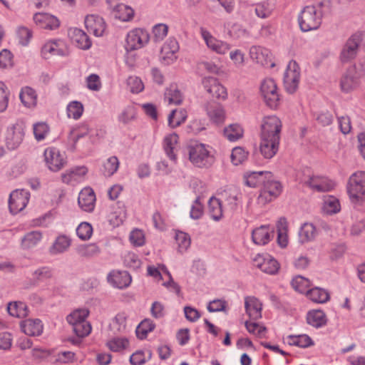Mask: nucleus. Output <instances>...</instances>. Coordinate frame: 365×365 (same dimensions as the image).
<instances>
[{"instance_id":"obj_1","label":"nucleus","mask_w":365,"mask_h":365,"mask_svg":"<svg viewBox=\"0 0 365 365\" xmlns=\"http://www.w3.org/2000/svg\"><path fill=\"white\" fill-rule=\"evenodd\" d=\"M322 5L320 3L315 6H305L298 16V23L303 32L317 29L322 19Z\"/></svg>"},{"instance_id":"obj_2","label":"nucleus","mask_w":365,"mask_h":365,"mask_svg":"<svg viewBox=\"0 0 365 365\" xmlns=\"http://www.w3.org/2000/svg\"><path fill=\"white\" fill-rule=\"evenodd\" d=\"M189 160L197 168H208L214 163V156L210 147L203 143H195L188 147Z\"/></svg>"},{"instance_id":"obj_3","label":"nucleus","mask_w":365,"mask_h":365,"mask_svg":"<svg viewBox=\"0 0 365 365\" xmlns=\"http://www.w3.org/2000/svg\"><path fill=\"white\" fill-rule=\"evenodd\" d=\"M347 192L351 201L358 203L365 200V172L353 173L347 183Z\"/></svg>"},{"instance_id":"obj_4","label":"nucleus","mask_w":365,"mask_h":365,"mask_svg":"<svg viewBox=\"0 0 365 365\" xmlns=\"http://www.w3.org/2000/svg\"><path fill=\"white\" fill-rule=\"evenodd\" d=\"M260 92L268 107L272 109L278 107L280 97L277 84L272 78H267L262 81Z\"/></svg>"},{"instance_id":"obj_5","label":"nucleus","mask_w":365,"mask_h":365,"mask_svg":"<svg viewBox=\"0 0 365 365\" xmlns=\"http://www.w3.org/2000/svg\"><path fill=\"white\" fill-rule=\"evenodd\" d=\"M262 187L257 197V202L261 205L272 201L276 198L282 192V185L279 182L272 180V175L270 178H264Z\"/></svg>"},{"instance_id":"obj_6","label":"nucleus","mask_w":365,"mask_h":365,"mask_svg":"<svg viewBox=\"0 0 365 365\" xmlns=\"http://www.w3.org/2000/svg\"><path fill=\"white\" fill-rule=\"evenodd\" d=\"M220 198L225 209L232 212L237 211L242 207V193L237 187H227L220 193Z\"/></svg>"},{"instance_id":"obj_7","label":"nucleus","mask_w":365,"mask_h":365,"mask_svg":"<svg viewBox=\"0 0 365 365\" xmlns=\"http://www.w3.org/2000/svg\"><path fill=\"white\" fill-rule=\"evenodd\" d=\"M300 81V68L295 61H290L284 73L283 82L287 92L294 93L298 88Z\"/></svg>"},{"instance_id":"obj_8","label":"nucleus","mask_w":365,"mask_h":365,"mask_svg":"<svg viewBox=\"0 0 365 365\" xmlns=\"http://www.w3.org/2000/svg\"><path fill=\"white\" fill-rule=\"evenodd\" d=\"M45 163L48 168L53 172L61 170L66 163V154L55 147H48L43 152Z\"/></svg>"},{"instance_id":"obj_9","label":"nucleus","mask_w":365,"mask_h":365,"mask_svg":"<svg viewBox=\"0 0 365 365\" xmlns=\"http://www.w3.org/2000/svg\"><path fill=\"white\" fill-rule=\"evenodd\" d=\"M200 32L207 47L212 51L217 54L224 55L230 51L232 48L231 44L226 41L217 39L205 28L201 27Z\"/></svg>"},{"instance_id":"obj_10","label":"nucleus","mask_w":365,"mask_h":365,"mask_svg":"<svg viewBox=\"0 0 365 365\" xmlns=\"http://www.w3.org/2000/svg\"><path fill=\"white\" fill-rule=\"evenodd\" d=\"M69 51L66 41L61 38L50 39L41 48V55L44 58L51 56H66Z\"/></svg>"},{"instance_id":"obj_11","label":"nucleus","mask_w":365,"mask_h":365,"mask_svg":"<svg viewBox=\"0 0 365 365\" xmlns=\"http://www.w3.org/2000/svg\"><path fill=\"white\" fill-rule=\"evenodd\" d=\"M148 41V32L141 29H135L128 33L125 48L128 52L137 50L142 48Z\"/></svg>"},{"instance_id":"obj_12","label":"nucleus","mask_w":365,"mask_h":365,"mask_svg":"<svg viewBox=\"0 0 365 365\" xmlns=\"http://www.w3.org/2000/svg\"><path fill=\"white\" fill-rule=\"evenodd\" d=\"M281 120L276 115L264 117L261 125V136L280 138L282 130Z\"/></svg>"},{"instance_id":"obj_13","label":"nucleus","mask_w":365,"mask_h":365,"mask_svg":"<svg viewBox=\"0 0 365 365\" xmlns=\"http://www.w3.org/2000/svg\"><path fill=\"white\" fill-rule=\"evenodd\" d=\"M30 197L29 192L26 190L13 191L9 199V208L13 215L22 211L27 205Z\"/></svg>"},{"instance_id":"obj_14","label":"nucleus","mask_w":365,"mask_h":365,"mask_svg":"<svg viewBox=\"0 0 365 365\" xmlns=\"http://www.w3.org/2000/svg\"><path fill=\"white\" fill-rule=\"evenodd\" d=\"M25 135L24 129L21 125L15 124L9 126L5 135V143L9 150H13L19 147Z\"/></svg>"},{"instance_id":"obj_15","label":"nucleus","mask_w":365,"mask_h":365,"mask_svg":"<svg viewBox=\"0 0 365 365\" xmlns=\"http://www.w3.org/2000/svg\"><path fill=\"white\" fill-rule=\"evenodd\" d=\"M202 85L207 93L212 97L222 100L227 98V92L226 88L216 78L211 76L204 77L202 79Z\"/></svg>"},{"instance_id":"obj_16","label":"nucleus","mask_w":365,"mask_h":365,"mask_svg":"<svg viewBox=\"0 0 365 365\" xmlns=\"http://www.w3.org/2000/svg\"><path fill=\"white\" fill-rule=\"evenodd\" d=\"M250 56L252 61L263 66L273 68L275 64L272 61V56L270 51L259 46H252L250 48Z\"/></svg>"},{"instance_id":"obj_17","label":"nucleus","mask_w":365,"mask_h":365,"mask_svg":"<svg viewBox=\"0 0 365 365\" xmlns=\"http://www.w3.org/2000/svg\"><path fill=\"white\" fill-rule=\"evenodd\" d=\"M254 263L262 272L269 274H274L279 268L277 261L268 254L257 255L254 258Z\"/></svg>"},{"instance_id":"obj_18","label":"nucleus","mask_w":365,"mask_h":365,"mask_svg":"<svg viewBox=\"0 0 365 365\" xmlns=\"http://www.w3.org/2000/svg\"><path fill=\"white\" fill-rule=\"evenodd\" d=\"M360 43L361 38L359 36H351L346 41L341 51L340 60L343 63L349 62L353 60L357 55Z\"/></svg>"},{"instance_id":"obj_19","label":"nucleus","mask_w":365,"mask_h":365,"mask_svg":"<svg viewBox=\"0 0 365 365\" xmlns=\"http://www.w3.org/2000/svg\"><path fill=\"white\" fill-rule=\"evenodd\" d=\"M280 138L260 135L259 151L265 159L272 158L279 150Z\"/></svg>"},{"instance_id":"obj_20","label":"nucleus","mask_w":365,"mask_h":365,"mask_svg":"<svg viewBox=\"0 0 365 365\" xmlns=\"http://www.w3.org/2000/svg\"><path fill=\"white\" fill-rule=\"evenodd\" d=\"M108 283L115 288H127L132 282L130 274L126 271L112 270L107 275Z\"/></svg>"},{"instance_id":"obj_21","label":"nucleus","mask_w":365,"mask_h":365,"mask_svg":"<svg viewBox=\"0 0 365 365\" xmlns=\"http://www.w3.org/2000/svg\"><path fill=\"white\" fill-rule=\"evenodd\" d=\"M34 21L40 29L55 30L60 26L58 19L50 14L39 12L34 15Z\"/></svg>"},{"instance_id":"obj_22","label":"nucleus","mask_w":365,"mask_h":365,"mask_svg":"<svg viewBox=\"0 0 365 365\" xmlns=\"http://www.w3.org/2000/svg\"><path fill=\"white\" fill-rule=\"evenodd\" d=\"M87 30L94 36H102L106 31V23L102 17L96 14L88 15L85 19Z\"/></svg>"},{"instance_id":"obj_23","label":"nucleus","mask_w":365,"mask_h":365,"mask_svg":"<svg viewBox=\"0 0 365 365\" xmlns=\"http://www.w3.org/2000/svg\"><path fill=\"white\" fill-rule=\"evenodd\" d=\"M96 195L93 190L89 187L83 188L78 195V203L85 212H91L96 205Z\"/></svg>"},{"instance_id":"obj_24","label":"nucleus","mask_w":365,"mask_h":365,"mask_svg":"<svg viewBox=\"0 0 365 365\" xmlns=\"http://www.w3.org/2000/svg\"><path fill=\"white\" fill-rule=\"evenodd\" d=\"M274 237V229L269 225H262L252 230V238L255 244L264 245Z\"/></svg>"},{"instance_id":"obj_25","label":"nucleus","mask_w":365,"mask_h":365,"mask_svg":"<svg viewBox=\"0 0 365 365\" xmlns=\"http://www.w3.org/2000/svg\"><path fill=\"white\" fill-rule=\"evenodd\" d=\"M359 83V76L356 68L350 67L341 76L340 87L342 91L348 93L357 87Z\"/></svg>"},{"instance_id":"obj_26","label":"nucleus","mask_w":365,"mask_h":365,"mask_svg":"<svg viewBox=\"0 0 365 365\" xmlns=\"http://www.w3.org/2000/svg\"><path fill=\"white\" fill-rule=\"evenodd\" d=\"M210 120L215 124H221L225 120V111L222 105L217 103H208L205 106Z\"/></svg>"},{"instance_id":"obj_27","label":"nucleus","mask_w":365,"mask_h":365,"mask_svg":"<svg viewBox=\"0 0 365 365\" xmlns=\"http://www.w3.org/2000/svg\"><path fill=\"white\" fill-rule=\"evenodd\" d=\"M68 35L76 46L83 50H87L91 48L92 43L87 35L83 30L77 28L71 29Z\"/></svg>"},{"instance_id":"obj_28","label":"nucleus","mask_w":365,"mask_h":365,"mask_svg":"<svg viewBox=\"0 0 365 365\" xmlns=\"http://www.w3.org/2000/svg\"><path fill=\"white\" fill-rule=\"evenodd\" d=\"M21 331L28 336H40L43 333V325L38 319H26L21 322Z\"/></svg>"},{"instance_id":"obj_29","label":"nucleus","mask_w":365,"mask_h":365,"mask_svg":"<svg viewBox=\"0 0 365 365\" xmlns=\"http://www.w3.org/2000/svg\"><path fill=\"white\" fill-rule=\"evenodd\" d=\"M307 183L310 187L318 192H329L335 186V183L332 180L322 176L310 177Z\"/></svg>"},{"instance_id":"obj_30","label":"nucleus","mask_w":365,"mask_h":365,"mask_svg":"<svg viewBox=\"0 0 365 365\" xmlns=\"http://www.w3.org/2000/svg\"><path fill=\"white\" fill-rule=\"evenodd\" d=\"M245 307L246 313L251 319L256 320L262 317V304L256 297H245Z\"/></svg>"},{"instance_id":"obj_31","label":"nucleus","mask_w":365,"mask_h":365,"mask_svg":"<svg viewBox=\"0 0 365 365\" xmlns=\"http://www.w3.org/2000/svg\"><path fill=\"white\" fill-rule=\"evenodd\" d=\"M87 172L88 170L84 166L76 167L71 170H66L62 174V181L66 184H74L79 182L87 173Z\"/></svg>"},{"instance_id":"obj_32","label":"nucleus","mask_w":365,"mask_h":365,"mask_svg":"<svg viewBox=\"0 0 365 365\" xmlns=\"http://www.w3.org/2000/svg\"><path fill=\"white\" fill-rule=\"evenodd\" d=\"M41 231L34 230L27 232L21 240V247L24 250H30L36 247L42 240Z\"/></svg>"},{"instance_id":"obj_33","label":"nucleus","mask_w":365,"mask_h":365,"mask_svg":"<svg viewBox=\"0 0 365 365\" xmlns=\"http://www.w3.org/2000/svg\"><path fill=\"white\" fill-rule=\"evenodd\" d=\"M71 245V240L65 235H61L56 237L49 248V252L52 255L62 254L66 252Z\"/></svg>"},{"instance_id":"obj_34","label":"nucleus","mask_w":365,"mask_h":365,"mask_svg":"<svg viewBox=\"0 0 365 365\" xmlns=\"http://www.w3.org/2000/svg\"><path fill=\"white\" fill-rule=\"evenodd\" d=\"M178 141V135L176 133H171L166 135L163 140V149L169 159L175 163L177 158L175 150Z\"/></svg>"},{"instance_id":"obj_35","label":"nucleus","mask_w":365,"mask_h":365,"mask_svg":"<svg viewBox=\"0 0 365 365\" xmlns=\"http://www.w3.org/2000/svg\"><path fill=\"white\" fill-rule=\"evenodd\" d=\"M111 8H113V16L122 21H128L133 17V9L127 5L118 4Z\"/></svg>"},{"instance_id":"obj_36","label":"nucleus","mask_w":365,"mask_h":365,"mask_svg":"<svg viewBox=\"0 0 365 365\" xmlns=\"http://www.w3.org/2000/svg\"><path fill=\"white\" fill-rule=\"evenodd\" d=\"M127 316L121 312L116 314L110 324V330L114 334H125L128 331L126 322Z\"/></svg>"},{"instance_id":"obj_37","label":"nucleus","mask_w":365,"mask_h":365,"mask_svg":"<svg viewBox=\"0 0 365 365\" xmlns=\"http://www.w3.org/2000/svg\"><path fill=\"white\" fill-rule=\"evenodd\" d=\"M127 217V212L123 203H118V208L112 212L108 216V222L113 227H118L123 224Z\"/></svg>"},{"instance_id":"obj_38","label":"nucleus","mask_w":365,"mask_h":365,"mask_svg":"<svg viewBox=\"0 0 365 365\" xmlns=\"http://www.w3.org/2000/svg\"><path fill=\"white\" fill-rule=\"evenodd\" d=\"M271 173L269 171L252 172L245 175V184L250 187H255L262 185L264 178H270Z\"/></svg>"},{"instance_id":"obj_39","label":"nucleus","mask_w":365,"mask_h":365,"mask_svg":"<svg viewBox=\"0 0 365 365\" xmlns=\"http://www.w3.org/2000/svg\"><path fill=\"white\" fill-rule=\"evenodd\" d=\"M307 322L309 325L319 328L326 324V315L324 312L320 309L311 310L307 313Z\"/></svg>"},{"instance_id":"obj_40","label":"nucleus","mask_w":365,"mask_h":365,"mask_svg":"<svg viewBox=\"0 0 365 365\" xmlns=\"http://www.w3.org/2000/svg\"><path fill=\"white\" fill-rule=\"evenodd\" d=\"M210 217L215 221H220L223 216L222 202L220 198L212 197L208 202Z\"/></svg>"},{"instance_id":"obj_41","label":"nucleus","mask_w":365,"mask_h":365,"mask_svg":"<svg viewBox=\"0 0 365 365\" xmlns=\"http://www.w3.org/2000/svg\"><path fill=\"white\" fill-rule=\"evenodd\" d=\"M307 296L312 302L319 304L326 303L330 298L329 294L326 289L318 287L309 289Z\"/></svg>"},{"instance_id":"obj_42","label":"nucleus","mask_w":365,"mask_h":365,"mask_svg":"<svg viewBox=\"0 0 365 365\" xmlns=\"http://www.w3.org/2000/svg\"><path fill=\"white\" fill-rule=\"evenodd\" d=\"M21 103L27 108H32L36 105L37 95L31 87H24L21 89L20 95Z\"/></svg>"},{"instance_id":"obj_43","label":"nucleus","mask_w":365,"mask_h":365,"mask_svg":"<svg viewBox=\"0 0 365 365\" xmlns=\"http://www.w3.org/2000/svg\"><path fill=\"white\" fill-rule=\"evenodd\" d=\"M286 340L289 345L300 348H307L314 344L312 339L307 334L289 335Z\"/></svg>"},{"instance_id":"obj_44","label":"nucleus","mask_w":365,"mask_h":365,"mask_svg":"<svg viewBox=\"0 0 365 365\" xmlns=\"http://www.w3.org/2000/svg\"><path fill=\"white\" fill-rule=\"evenodd\" d=\"M224 135L230 142H235L242 138L244 130L238 123H232L224 128Z\"/></svg>"},{"instance_id":"obj_45","label":"nucleus","mask_w":365,"mask_h":365,"mask_svg":"<svg viewBox=\"0 0 365 365\" xmlns=\"http://www.w3.org/2000/svg\"><path fill=\"white\" fill-rule=\"evenodd\" d=\"M317 234V229L312 223H304L299 232V241L302 243L312 241L315 238Z\"/></svg>"},{"instance_id":"obj_46","label":"nucleus","mask_w":365,"mask_h":365,"mask_svg":"<svg viewBox=\"0 0 365 365\" xmlns=\"http://www.w3.org/2000/svg\"><path fill=\"white\" fill-rule=\"evenodd\" d=\"M7 310L11 316L18 318L25 317L29 313L26 304L22 302H9Z\"/></svg>"},{"instance_id":"obj_47","label":"nucleus","mask_w":365,"mask_h":365,"mask_svg":"<svg viewBox=\"0 0 365 365\" xmlns=\"http://www.w3.org/2000/svg\"><path fill=\"white\" fill-rule=\"evenodd\" d=\"M165 100L169 104L180 105L182 102L183 96L175 85H172L165 91Z\"/></svg>"},{"instance_id":"obj_48","label":"nucleus","mask_w":365,"mask_h":365,"mask_svg":"<svg viewBox=\"0 0 365 365\" xmlns=\"http://www.w3.org/2000/svg\"><path fill=\"white\" fill-rule=\"evenodd\" d=\"M175 239L178 245V250L180 253L186 252L191 245L190 236L182 231H176Z\"/></svg>"},{"instance_id":"obj_49","label":"nucleus","mask_w":365,"mask_h":365,"mask_svg":"<svg viewBox=\"0 0 365 365\" xmlns=\"http://www.w3.org/2000/svg\"><path fill=\"white\" fill-rule=\"evenodd\" d=\"M187 119V112L184 109L173 110L168 115V124L172 128H176Z\"/></svg>"},{"instance_id":"obj_50","label":"nucleus","mask_w":365,"mask_h":365,"mask_svg":"<svg viewBox=\"0 0 365 365\" xmlns=\"http://www.w3.org/2000/svg\"><path fill=\"white\" fill-rule=\"evenodd\" d=\"M88 314L89 311L87 309H78L68 315L66 319L71 326L78 323L81 324L82 322H87Z\"/></svg>"},{"instance_id":"obj_51","label":"nucleus","mask_w":365,"mask_h":365,"mask_svg":"<svg viewBox=\"0 0 365 365\" xmlns=\"http://www.w3.org/2000/svg\"><path fill=\"white\" fill-rule=\"evenodd\" d=\"M323 210L327 214H335L340 211L341 205L339 200L334 196H328L324 200Z\"/></svg>"},{"instance_id":"obj_52","label":"nucleus","mask_w":365,"mask_h":365,"mask_svg":"<svg viewBox=\"0 0 365 365\" xmlns=\"http://www.w3.org/2000/svg\"><path fill=\"white\" fill-rule=\"evenodd\" d=\"M119 160L115 156L108 158L103 165L102 173L106 177L112 176L118 170Z\"/></svg>"},{"instance_id":"obj_53","label":"nucleus","mask_w":365,"mask_h":365,"mask_svg":"<svg viewBox=\"0 0 365 365\" xmlns=\"http://www.w3.org/2000/svg\"><path fill=\"white\" fill-rule=\"evenodd\" d=\"M155 327V324L151 319H144L136 328L135 333L138 338L140 339H145L147 336V334L152 331Z\"/></svg>"},{"instance_id":"obj_54","label":"nucleus","mask_w":365,"mask_h":365,"mask_svg":"<svg viewBox=\"0 0 365 365\" xmlns=\"http://www.w3.org/2000/svg\"><path fill=\"white\" fill-rule=\"evenodd\" d=\"M83 112V104L77 101L70 102L66 107L67 115L69 118L78 120Z\"/></svg>"},{"instance_id":"obj_55","label":"nucleus","mask_w":365,"mask_h":365,"mask_svg":"<svg viewBox=\"0 0 365 365\" xmlns=\"http://www.w3.org/2000/svg\"><path fill=\"white\" fill-rule=\"evenodd\" d=\"M129 345L128 339L125 337H114L107 342L108 349L115 352H120L127 349Z\"/></svg>"},{"instance_id":"obj_56","label":"nucleus","mask_w":365,"mask_h":365,"mask_svg":"<svg viewBox=\"0 0 365 365\" xmlns=\"http://www.w3.org/2000/svg\"><path fill=\"white\" fill-rule=\"evenodd\" d=\"M274 9V6L269 1H263L255 6V14L261 19L268 18Z\"/></svg>"},{"instance_id":"obj_57","label":"nucleus","mask_w":365,"mask_h":365,"mask_svg":"<svg viewBox=\"0 0 365 365\" xmlns=\"http://www.w3.org/2000/svg\"><path fill=\"white\" fill-rule=\"evenodd\" d=\"M292 287L298 292L306 294L309 289L310 282L302 276H297L292 281Z\"/></svg>"},{"instance_id":"obj_58","label":"nucleus","mask_w":365,"mask_h":365,"mask_svg":"<svg viewBox=\"0 0 365 365\" xmlns=\"http://www.w3.org/2000/svg\"><path fill=\"white\" fill-rule=\"evenodd\" d=\"M285 219H280L277 224V243L284 248L288 245V236L285 227Z\"/></svg>"},{"instance_id":"obj_59","label":"nucleus","mask_w":365,"mask_h":365,"mask_svg":"<svg viewBox=\"0 0 365 365\" xmlns=\"http://www.w3.org/2000/svg\"><path fill=\"white\" fill-rule=\"evenodd\" d=\"M136 108L133 105L127 106L119 114L118 119L119 122L127 124L136 117Z\"/></svg>"},{"instance_id":"obj_60","label":"nucleus","mask_w":365,"mask_h":365,"mask_svg":"<svg viewBox=\"0 0 365 365\" xmlns=\"http://www.w3.org/2000/svg\"><path fill=\"white\" fill-rule=\"evenodd\" d=\"M245 325L249 333L259 338L264 336L267 329L262 324L247 321Z\"/></svg>"},{"instance_id":"obj_61","label":"nucleus","mask_w":365,"mask_h":365,"mask_svg":"<svg viewBox=\"0 0 365 365\" xmlns=\"http://www.w3.org/2000/svg\"><path fill=\"white\" fill-rule=\"evenodd\" d=\"M93 234V227L87 222H81L76 228V235L82 240H88Z\"/></svg>"},{"instance_id":"obj_62","label":"nucleus","mask_w":365,"mask_h":365,"mask_svg":"<svg viewBox=\"0 0 365 365\" xmlns=\"http://www.w3.org/2000/svg\"><path fill=\"white\" fill-rule=\"evenodd\" d=\"M247 155L248 153L243 148L236 147L232 150L231 161L233 165H238L247 160Z\"/></svg>"},{"instance_id":"obj_63","label":"nucleus","mask_w":365,"mask_h":365,"mask_svg":"<svg viewBox=\"0 0 365 365\" xmlns=\"http://www.w3.org/2000/svg\"><path fill=\"white\" fill-rule=\"evenodd\" d=\"M48 133L49 127L46 123L39 122L34 125V134L37 141L44 140Z\"/></svg>"},{"instance_id":"obj_64","label":"nucleus","mask_w":365,"mask_h":365,"mask_svg":"<svg viewBox=\"0 0 365 365\" xmlns=\"http://www.w3.org/2000/svg\"><path fill=\"white\" fill-rule=\"evenodd\" d=\"M76 251L80 256L89 257L99 253V248L95 244H89L79 246Z\"/></svg>"}]
</instances>
